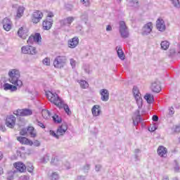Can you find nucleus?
Returning a JSON list of instances; mask_svg holds the SVG:
<instances>
[{
    "label": "nucleus",
    "instance_id": "f257e3e1",
    "mask_svg": "<svg viewBox=\"0 0 180 180\" xmlns=\"http://www.w3.org/2000/svg\"><path fill=\"white\" fill-rule=\"evenodd\" d=\"M46 98H48L49 101L51 102V103H53L59 108L60 109H64L65 113L67 115H71V110H70V107H68V105L65 104L64 101L58 96V94L57 93H53V91H48L46 94Z\"/></svg>",
    "mask_w": 180,
    "mask_h": 180
},
{
    "label": "nucleus",
    "instance_id": "f03ea898",
    "mask_svg": "<svg viewBox=\"0 0 180 180\" xmlns=\"http://www.w3.org/2000/svg\"><path fill=\"white\" fill-rule=\"evenodd\" d=\"M20 78V72L18 69H11L8 71V81L13 85H15L20 88L22 86L23 82L22 80L19 79Z\"/></svg>",
    "mask_w": 180,
    "mask_h": 180
},
{
    "label": "nucleus",
    "instance_id": "7ed1b4c3",
    "mask_svg": "<svg viewBox=\"0 0 180 180\" xmlns=\"http://www.w3.org/2000/svg\"><path fill=\"white\" fill-rule=\"evenodd\" d=\"M147 114V110H146V108L143 106V101H141V105L139 107L138 105V110L134 112L132 120L134 123V126H137L141 120H143L142 116Z\"/></svg>",
    "mask_w": 180,
    "mask_h": 180
},
{
    "label": "nucleus",
    "instance_id": "20e7f679",
    "mask_svg": "<svg viewBox=\"0 0 180 180\" xmlns=\"http://www.w3.org/2000/svg\"><path fill=\"white\" fill-rule=\"evenodd\" d=\"M67 56H58L53 60V66L55 68H58L61 70V68H64L67 65Z\"/></svg>",
    "mask_w": 180,
    "mask_h": 180
},
{
    "label": "nucleus",
    "instance_id": "39448f33",
    "mask_svg": "<svg viewBox=\"0 0 180 180\" xmlns=\"http://www.w3.org/2000/svg\"><path fill=\"white\" fill-rule=\"evenodd\" d=\"M119 32L122 39H127L129 37V28L127 27V25H126V22L124 21H120Z\"/></svg>",
    "mask_w": 180,
    "mask_h": 180
},
{
    "label": "nucleus",
    "instance_id": "423d86ee",
    "mask_svg": "<svg viewBox=\"0 0 180 180\" xmlns=\"http://www.w3.org/2000/svg\"><path fill=\"white\" fill-rule=\"evenodd\" d=\"M13 115H15V116H22V117L32 116V115H33V111L27 108L18 109L17 110H15L13 112Z\"/></svg>",
    "mask_w": 180,
    "mask_h": 180
},
{
    "label": "nucleus",
    "instance_id": "0eeeda50",
    "mask_svg": "<svg viewBox=\"0 0 180 180\" xmlns=\"http://www.w3.org/2000/svg\"><path fill=\"white\" fill-rule=\"evenodd\" d=\"M154 27L153 24L151 22H147L142 27L141 34L142 36H148L153 32Z\"/></svg>",
    "mask_w": 180,
    "mask_h": 180
},
{
    "label": "nucleus",
    "instance_id": "6e6552de",
    "mask_svg": "<svg viewBox=\"0 0 180 180\" xmlns=\"http://www.w3.org/2000/svg\"><path fill=\"white\" fill-rule=\"evenodd\" d=\"M21 51L23 54H31V56L37 54V50L33 46H24L21 48Z\"/></svg>",
    "mask_w": 180,
    "mask_h": 180
},
{
    "label": "nucleus",
    "instance_id": "1a4fd4ad",
    "mask_svg": "<svg viewBox=\"0 0 180 180\" xmlns=\"http://www.w3.org/2000/svg\"><path fill=\"white\" fill-rule=\"evenodd\" d=\"M132 92L134 94L136 104L140 108V106H141V102H143V98H141V94H140L139 88L137 86H134Z\"/></svg>",
    "mask_w": 180,
    "mask_h": 180
},
{
    "label": "nucleus",
    "instance_id": "9d476101",
    "mask_svg": "<svg viewBox=\"0 0 180 180\" xmlns=\"http://www.w3.org/2000/svg\"><path fill=\"white\" fill-rule=\"evenodd\" d=\"M16 124V117L13 115H8L6 119V125L10 129H13Z\"/></svg>",
    "mask_w": 180,
    "mask_h": 180
},
{
    "label": "nucleus",
    "instance_id": "9b49d317",
    "mask_svg": "<svg viewBox=\"0 0 180 180\" xmlns=\"http://www.w3.org/2000/svg\"><path fill=\"white\" fill-rule=\"evenodd\" d=\"M43 19V13L40 11H36L32 14V20L34 23H39Z\"/></svg>",
    "mask_w": 180,
    "mask_h": 180
},
{
    "label": "nucleus",
    "instance_id": "f8f14e48",
    "mask_svg": "<svg viewBox=\"0 0 180 180\" xmlns=\"http://www.w3.org/2000/svg\"><path fill=\"white\" fill-rule=\"evenodd\" d=\"M75 20V18L70 16L68 17L63 20L60 21V23L62 26H67V27H70L71 26V23Z\"/></svg>",
    "mask_w": 180,
    "mask_h": 180
},
{
    "label": "nucleus",
    "instance_id": "ddd939ff",
    "mask_svg": "<svg viewBox=\"0 0 180 180\" xmlns=\"http://www.w3.org/2000/svg\"><path fill=\"white\" fill-rule=\"evenodd\" d=\"M68 44L70 49H75L79 44V39L78 37H75L68 40Z\"/></svg>",
    "mask_w": 180,
    "mask_h": 180
},
{
    "label": "nucleus",
    "instance_id": "4468645a",
    "mask_svg": "<svg viewBox=\"0 0 180 180\" xmlns=\"http://www.w3.org/2000/svg\"><path fill=\"white\" fill-rule=\"evenodd\" d=\"M101 99L103 102H108L109 101V91L105 89L100 90Z\"/></svg>",
    "mask_w": 180,
    "mask_h": 180
},
{
    "label": "nucleus",
    "instance_id": "2eb2a0df",
    "mask_svg": "<svg viewBox=\"0 0 180 180\" xmlns=\"http://www.w3.org/2000/svg\"><path fill=\"white\" fill-rule=\"evenodd\" d=\"M3 28L6 32H9L12 29V21L8 18L3 20Z\"/></svg>",
    "mask_w": 180,
    "mask_h": 180
},
{
    "label": "nucleus",
    "instance_id": "dca6fc26",
    "mask_svg": "<svg viewBox=\"0 0 180 180\" xmlns=\"http://www.w3.org/2000/svg\"><path fill=\"white\" fill-rule=\"evenodd\" d=\"M157 153L159 157L165 158L168 154V150L167 149V148L162 146H160L158 148Z\"/></svg>",
    "mask_w": 180,
    "mask_h": 180
},
{
    "label": "nucleus",
    "instance_id": "f3484780",
    "mask_svg": "<svg viewBox=\"0 0 180 180\" xmlns=\"http://www.w3.org/2000/svg\"><path fill=\"white\" fill-rule=\"evenodd\" d=\"M156 27L159 32H165L166 27H165V22L164 20L158 18L156 21Z\"/></svg>",
    "mask_w": 180,
    "mask_h": 180
},
{
    "label": "nucleus",
    "instance_id": "a211bd4d",
    "mask_svg": "<svg viewBox=\"0 0 180 180\" xmlns=\"http://www.w3.org/2000/svg\"><path fill=\"white\" fill-rule=\"evenodd\" d=\"M53 19L51 18H47L46 20H44L42 23L44 30H50L53 26Z\"/></svg>",
    "mask_w": 180,
    "mask_h": 180
},
{
    "label": "nucleus",
    "instance_id": "6ab92c4d",
    "mask_svg": "<svg viewBox=\"0 0 180 180\" xmlns=\"http://www.w3.org/2000/svg\"><path fill=\"white\" fill-rule=\"evenodd\" d=\"M4 91H9L11 92H16L18 91V86L12 85L9 83H6L3 85Z\"/></svg>",
    "mask_w": 180,
    "mask_h": 180
},
{
    "label": "nucleus",
    "instance_id": "aec40b11",
    "mask_svg": "<svg viewBox=\"0 0 180 180\" xmlns=\"http://www.w3.org/2000/svg\"><path fill=\"white\" fill-rule=\"evenodd\" d=\"M150 89L153 91V92L158 94L161 91V84H160V82L155 81L153 82L150 86Z\"/></svg>",
    "mask_w": 180,
    "mask_h": 180
},
{
    "label": "nucleus",
    "instance_id": "412c9836",
    "mask_svg": "<svg viewBox=\"0 0 180 180\" xmlns=\"http://www.w3.org/2000/svg\"><path fill=\"white\" fill-rule=\"evenodd\" d=\"M13 165L19 172H25L26 171V165L22 162H17Z\"/></svg>",
    "mask_w": 180,
    "mask_h": 180
},
{
    "label": "nucleus",
    "instance_id": "4be33fe9",
    "mask_svg": "<svg viewBox=\"0 0 180 180\" xmlns=\"http://www.w3.org/2000/svg\"><path fill=\"white\" fill-rule=\"evenodd\" d=\"M18 141H19L21 144H25L26 146H33V141L29 140L26 137L18 136L17 137Z\"/></svg>",
    "mask_w": 180,
    "mask_h": 180
},
{
    "label": "nucleus",
    "instance_id": "5701e85b",
    "mask_svg": "<svg viewBox=\"0 0 180 180\" xmlns=\"http://www.w3.org/2000/svg\"><path fill=\"white\" fill-rule=\"evenodd\" d=\"M68 129V127H67V124H63L58 128L57 134L58 136H64Z\"/></svg>",
    "mask_w": 180,
    "mask_h": 180
},
{
    "label": "nucleus",
    "instance_id": "b1692460",
    "mask_svg": "<svg viewBox=\"0 0 180 180\" xmlns=\"http://www.w3.org/2000/svg\"><path fill=\"white\" fill-rule=\"evenodd\" d=\"M91 113L94 117L99 116V115H101V105H94L93 108H91Z\"/></svg>",
    "mask_w": 180,
    "mask_h": 180
},
{
    "label": "nucleus",
    "instance_id": "393cba45",
    "mask_svg": "<svg viewBox=\"0 0 180 180\" xmlns=\"http://www.w3.org/2000/svg\"><path fill=\"white\" fill-rule=\"evenodd\" d=\"M18 34L21 39H26L27 37V30H25L23 27H20L18 30Z\"/></svg>",
    "mask_w": 180,
    "mask_h": 180
},
{
    "label": "nucleus",
    "instance_id": "a878e982",
    "mask_svg": "<svg viewBox=\"0 0 180 180\" xmlns=\"http://www.w3.org/2000/svg\"><path fill=\"white\" fill-rule=\"evenodd\" d=\"M27 134L30 136V137L34 138L36 137V130L34 129V127H28L27 128Z\"/></svg>",
    "mask_w": 180,
    "mask_h": 180
},
{
    "label": "nucleus",
    "instance_id": "bb28decb",
    "mask_svg": "<svg viewBox=\"0 0 180 180\" xmlns=\"http://www.w3.org/2000/svg\"><path fill=\"white\" fill-rule=\"evenodd\" d=\"M116 50H117V54L119 58H120V60H124L125 58L124 53H123V50L122 49V47L117 46Z\"/></svg>",
    "mask_w": 180,
    "mask_h": 180
},
{
    "label": "nucleus",
    "instance_id": "cd10ccee",
    "mask_svg": "<svg viewBox=\"0 0 180 180\" xmlns=\"http://www.w3.org/2000/svg\"><path fill=\"white\" fill-rule=\"evenodd\" d=\"M23 13H25V7L19 6L17 10L16 18L20 19L23 16Z\"/></svg>",
    "mask_w": 180,
    "mask_h": 180
},
{
    "label": "nucleus",
    "instance_id": "c85d7f7f",
    "mask_svg": "<svg viewBox=\"0 0 180 180\" xmlns=\"http://www.w3.org/2000/svg\"><path fill=\"white\" fill-rule=\"evenodd\" d=\"M51 164V165H56V167H58L61 164V160H60V159H58V157L55 156V157L52 158Z\"/></svg>",
    "mask_w": 180,
    "mask_h": 180
},
{
    "label": "nucleus",
    "instance_id": "c756f323",
    "mask_svg": "<svg viewBox=\"0 0 180 180\" xmlns=\"http://www.w3.org/2000/svg\"><path fill=\"white\" fill-rule=\"evenodd\" d=\"M144 98L147 101L148 103H153L154 102V96L153 94H146Z\"/></svg>",
    "mask_w": 180,
    "mask_h": 180
},
{
    "label": "nucleus",
    "instance_id": "7c9ffc66",
    "mask_svg": "<svg viewBox=\"0 0 180 180\" xmlns=\"http://www.w3.org/2000/svg\"><path fill=\"white\" fill-rule=\"evenodd\" d=\"M41 115H42V117H44V119H46V120L50 119V117L51 116V113H50V111L47 110H42Z\"/></svg>",
    "mask_w": 180,
    "mask_h": 180
},
{
    "label": "nucleus",
    "instance_id": "2f4dec72",
    "mask_svg": "<svg viewBox=\"0 0 180 180\" xmlns=\"http://www.w3.org/2000/svg\"><path fill=\"white\" fill-rule=\"evenodd\" d=\"M162 50H168L169 48V42L167 41H162L160 44Z\"/></svg>",
    "mask_w": 180,
    "mask_h": 180
},
{
    "label": "nucleus",
    "instance_id": "473e14b6",
    "mask_svg": "<svg viewBox=\"0 0 180 180\" xmlns=\"http://www.w3.org/2000/svg\"><path fill=\"white\" fill-rule=\"evenodd\" d=\"M34 38V41L35 43H39V41H41V35H40L39 33H36L34 36H32Z\"/></svg>",
    "mask_w": 180,
    "mask_h": 180
},
{
    "label": "nucleus",
    "instance_id": "72a5a7b5",
    "mask_svg": "<svg viewBox=\"0 0 180 180\" xmlns=\"http://www.w3.org/2000/svg\"><path fill=\"white\" fill-rule=\"evenodd\" d=\"M79 84L81 88H82L83 89H86V88L89 86V84L85 80H81L79 82Z\"/></svg>",
    "mask_w": 180,
    "mask_h": 180
},
{
    "label": "nucleus",
    "instance_id": "f704fd0d",
    "mask_svg": "<svg viewBox=\"0 0 180 180\" xmlns=\"http://www.w3.org/2000/svg\"><path fill=\"white\" fill-rule=\"evenodd\" d=\"M28 172H33V169H34V167H33V165L31 162H27V166H25Z\"/></svg>",
    "mask_w": 180,
    "mask_h": 180
},
{
    "label": "nucleus",
    "instance_id": "c9c22d12",
    "mask_svg": "<svg viewBox=\"0 0 180 180\" xmlns=\"http://www.w3.org/2000/svg\"><path fill=\"white\" fill-rule=\"evenodd\" d=\"M51 180H58L60 179V176L58 175V173L54 172L51 175Z\"/></svg>",
    "mask_w": 180,
    "mask_h": 180
},
{
    "label": "nucleus",
    "instance_id": "e433bc0d",
    "mask_svg": "<svg viewBox=\"0 0 180 180\" xmlns=\"http://www.w3.org/2000/svg\"><path fill=\"white\" fill-rule=\"evenodd\" d=\"M174 113H175V110H174V108L171 107L169 108V112L167 115V117H172L174 116Z\"/></svg>",
    "mask_w": 180,
    "mask_h": 180
},
{
    "label": "nucleus",
    "instance_id": "4c0bfd02",
    "mask_svg": "<svg viewBox=\"0 0 180 180\" xmlns=\"http://www.w3.org/2000/svg\"><path fill=\"white\" fill-rule=\"evenodd\" d=\"M53 120L55 122V123H61V117H59L57 115H53Z\"/></svg>",
    "mask_w": 180,
    "mask_h": 180
},
{
    "label": "nucleus",
    "instance_id": "58836bf2",
    "mask_svg": "<svg viewBox=\"0 0 180 180\" xmlns=\"http://www.w3.org/2000/svg\"><path fill=\"white\" fill-rule=\"evenodd\" d=\"M89 169H91V165H89L88 163L84 165L82 167V170L84 171V172H88V171H89Z\"/></svg>",
    "mask_w": 180,
    "mask_h": 180
},
{
    "label": "nucleus",
    "instance_id": "ea45409f",
    "mask_svg": "<svg viewBox=\"0 0 180 180\" xmlns=\"http://www.w3.org/2000/svg\"><path fill=\"white\" fill-rule=\"evenodd\" d=\"M70 63L72 68H75V67L77 66V60H75L74 58H70Z\"/></svg>",
    "mask_w": 180,
    "mask_h": 180
},
{
    "label": "nucleus",
    "instance_id": "a19ab883",
    "mask_svg": "<svg viewBox=\"0 0 180 180\" xmlns=\"http://www.w3.org/2000/svg\"><path fill=\"white\" fill-rule=\"evenodd\" d=\"M49 160H50V155H45L42 158L41 162H44V164H46V162H49Z\"/></svg>",
    "mask_w": 180,
    "mask_h": 180
},
{
    "label": "nucleus",
    "instance_id": "79ce46f5",
    "mask_svg": "<svg viewBox=\"0 0 180 180\" xmlns=\"http://www.w3.org/2000/svg\"><path fill=\"white\" fill-rule=\"evenodd\" d=\"M44 65H50L51 60L49 58H45L42 61Z\"/></svg>",
    "mask_w": 180,
    "mask_h": 180
},
{
    "label": "nucleus",
    "instance_id": "37998d69",
    "mask_svg": "<svg viewBox=\"0 0 180 180\" xmlns=\"http://www.w3.org/2000/svg\"><path fill=\"white\" fill-rule=\"evenodd\" d=\"M49 134H50L51 136H53V137H55L56 139H59L60 138V136L58 135V134L57 132L55 133V131H53V130H50Z\"/></svg>",
    "mask_w": 180,
    "mask_h": 180
},
{
    "label": "nucleus",
    "instance_id": "c03bdc74",
    "mask_svg": "<svg viewBox=\"0 0 180 180\" xmlns=\"http://www.w3.org/2000/svg\"><path fill=\"white\" fill-rule=\"evenodd\" d=\"M172 130L175 133H180V125H176V126L173 127Z\"/></svg>",
    "mask_w": 180,
    "mask_h": 180
},
{
    "label": "nucleus",
    "instance_id": "a18cd8bd",
    "mask_svg": "<svg viewBox=\"0 0 180 180\" xmlns=\"http://www.w3.org/2000/svg\"><path fill=\"white\" fill-rule=\"evenodd\" d=\"M172 4L175 8L180 7L179 0H172Z\"/></svg>",
    "mask_w": 180,
    "mask_h": 180
},
{
    "label": "nucleus",
    "instance_id": "49530a36",
    "mask_svg": "<svg viewBox=\"0 0 180 180\" xmlns=\"http://www.w3.org/2000/svg\"><path fill=\"white\" fill-rule=\"evenodd\" d=\"M21 136H26L27 134V128H24L20 131Z\"/></svg>",
    "mask_w": 180,
    "mask_h": 180
},
{
    "label": "nucleus",
    "instance_id": "de8ad7c7",
    "mask_svg": "<svg viewBox=\"0 0 180 180\" xmlns=\"http://www.w3.org/2000/svg\"><path fill=\"white\" fill-rule=\"evenodd\" d=\"M81 2L84 6H89L91 5L89 0H81Z\"/></svg>",
    "mask_w": 180,
    "mask_h": 180
},
{
    "label": "nucleus",
    "instance_id": "09e8293b",
    "mask_svg": "<svg viewBox=\"0 0 180 180\" xmlns=\"http://www.w3.org/2000/svg\"><path fill=\"white\" fill-rule=\"evenodd\" d=\"M85 72H86L87 74H89L90 70H89V65H84L83 67Z\"/></svg>",
    "mask_w": 180,
    "mask_h": 180
},
{
    "label": "nucleus",
    "instance_id": "8fccbe9b",
    "mask_svg": "<svg viewBox=\"0 0 180 180\" xmlns=\"http://www.w3.org/2000/svg\"><path fill=\"white\" fill-rule=\"evenodd\" d=\"M27 41L28 44H33V42L34 41V38H33V36H31L29 37Z\"/></svg>",
    "mask_w": 180,
    "mask_h": 180
},
{
    "label": "nucleus",
    "instance_id": "3c124183",
    "mask_svg": "<svg viewBox=\"0 0 180 180\" xmlns=\"http://www.w3.org/2000/svg\"><path fill=\"white\" fill-rule=\"evenodd\" d=\"M37 126H39V127H41V129H46V126L44 125V124H43V122L40 121H37Z\"/></svg>",
    "mask_w": 180,
    "mask_h": 180
},
{
    "label": "nucleus",
    "instance_id": "603ef678",
    "mask_svg": "<svg viewBox=\"0 0 180 180\" xmlns=\"http://www.w3.org/2000/svg\"><path fill=\"white\" fill-rule=\"evenodd\" d=\"M101 169L102 166L101 165H96L95 167V170L96 171V172H99V171H101Z\"/></svg>",
    "mask_w": 180,
    "mask_h": 180
},
{
    "label": "nucleus",
    "instance_id": "864d4df0",
    "mask_svg": "<svg viewBox=\"0 0 180 180\" xmlns=\"http://www.w3.org/2000/svg\"><path fill=\"white\" fill-rule=\"evenodd\" d=\"M32 146H34L35 147H39L40 146V142L39 141H34L32 142Z\"/></svg>",
    "mask_w": 180,
    "mask_h": 180
},
{
    "label": "nucleus",
    "instance_id": "5fc2aeb1",
    "mask_svg": "<svg viewBox=\"0 0 180 180\" xmlns=\"http://www.w3.org/2000/svg\"><path fill=\"white\" fill-rule=\"evenodd\" d=\"M180 167L178 166V165H176L175 167H174V172H179Z\"/></svg>",
    "mask_w": 180,
    "mask_h": 180
},
{
    "label": "nucleus",
    "instance_id": "6e6d98bb",
    "mask_svg": "<svg viewBox=\"0 0 180 180\" xmlns=\"http://www.w3.org/2000/svg\"><path fill=\"white\" fill-rule=\"evenodd\" d=\"M152 120L153 122H158V116L157 115H153V117H152Z\"/></svg>",
    "mask_w": 180,
    "mask_h": 180
},
{
    "label": "nucleus",
    "instance_id": "4d7b16f0",
    "mask_svg": "<svg viewBox=\"0 0 180 180\" xmlns=\"http://www.w3.org/2000/svg\"><path fill=\"white\" fill-rule=\"evenodd\" d=\"M175 54V49H172L169 50V56H174Z\"/></svg>",
    "mask_w": 180,
    "mask_h": 180
},
{
    "label": "nucleus",
    "instance_id": "13d9d810",
    "mask_svg": "<svg viewBox=\"0 0 180 180\" xmlns=\"http://www.w3.org/2000/svg\"><path fill=\"white\" fill-rule=\"evenodd\" d=\"M70 163L69 162H66V164L65 165L64 169H70Z\"/></svg>",
    "mask_w": 180,
    "mask_h": 180
},
{
    "label": "nucleus",
    "instance_id": "bf43d9fd",
    "mask_svg": "<svg viewBox=\"0 0 180 180\" xmlns=\"http://www.w3.org/2000/svg\"><path fill=\"white\" fill-rule=\"evenodd\" d=\"M77 180H85V176H78Z\"/></svg>",
    "mask_w": 180,
    "mask_h": 180
},
{
    "label": "nucleus",
    "instance_id": "052dcab7",
    "mask_svg": "<svg viewBox=\"0 0 180 180\" xmlns=\"http://www.w3.org/2000/svg\"><path fill=\"white\" fill-rule=\"evenodd\" d=\"M47 18H54V14L52 12L48 13Z\"/></svg>",
    "mask_w": 180,
    "mask_h": 180
},
{
    "label": "nucleus",
    "instance_id": "680f3d73",
    "mask_svg": "<svg viewBox=\"0 0 180 180\" xmlns=\"http://www.w3.org/2000/svg\"><path fill=\"white\" fill-rule=\"evenodd\" d=\"M4 159V153L0 150V161H2Z\"/></svg>",
    "mask_w": 180,
    "mask_h": 180
},
{
    "label": "nucleus",
    "instance_id": "e2e57ef3",
    "mask_svg": "<svg viewBox=\"0 0 180 180\" xmlns=\"http://www.w3.org/2000/svg\"><path fill=\"white\" fill-rule=\"evenodd\" d=\"M135 155H138L140 154L141 153V151L140 150V149H135Z\"/></svg>",
    "mask_w": 180,
    "mask_h": 180
},
{
    "label": "nucleus",
    "instance_id": "0e129e2a",
    "mask_svg": "<svg viewBox=\"0 0 180 180\" xmlns=\"http://www.w3.org/2000/svg\"><path fill=\"white\" fill-rule=\"evenodd\" d=\"M106 30H107V32H111L112 26L108 25L107 27H106Z\"/></svg>",
    "mask_w": 180,
    "mask_h": 180
},
{
    "label": "nucleus",
    "instance_id": "69168bd1",
    "mask_svg": "<svg viewBox=\"0 0 180 180\" xmlns=\"http://www.w3.org/2000/svg\"><path fill=\"white\" fill-rule=\"evenodd\" d=\"M135 161H140V158L139 157V155H134Z\"/></svg>",
    "mask_w": 180,
    "mask_h": 180
},
{
    "label": "nucleus",
    "instance_id": "338daca9",
    "mask_svg": "<svg viewBox=\"0 0 180 180\" xmlns=\"http://www.w3.org/2000/svg\"><path fill=\"white\" fill-rule=\"evenodd\" d=\"M4 174V168H2V167L0 166V175H3Z\"/></svg>",
    "mask_w": 180,
    "mask_h": 180
},
{
    "label": "nucleus",
    "instance_id": "774afa93",
    "mask_svg": "<svg viewBox=\"0 0 180 180\" xmlns=\"http://www.w3.org/2000/svg\"><path fill=\"white\" fill-rule=\"evenodd\" d=\"M162 180H169V177H168V176H165Z\"/></svg>",
    "mask_w": 180,
    "mask_h": 180
}]
</instances>
